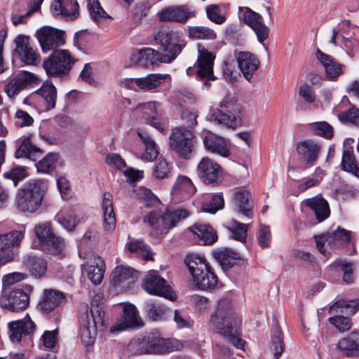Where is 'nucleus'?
<instances>
[{
	"label": "nucleus",
	"instance_id": "c756f323",
	"mask_svg": "<svg viewBox=\"0 0 359 359\" xmlns=\"http://www.w3.org/2000/svg\"><path fill=\"white\" fill-rule=\"evenodd\" d=\"M22 264L30 275L39 278L44 276L47 270V262L41 257L27 255L23 257Z\"/></svg>",
	"mask_w": 359,
	"mask_h": 359
},
{
	"label": "nucleus",
	"instance_id": "2eb2a0df",
	"mask_svg": "<svg viewBox=\"0 0 359 359\" xmlns=\"http://www.w3.org/2000/svg\"><path fill=\"white\" fill-rule=\"evenodd\" d=\"M200 180L205 184L217 186L223 180L222 167L208 157H203L197 167Z\"/></svg>",
	"mask_w": 359,
	"mask_h": 359
},
{
	"label": "nucleus",
	"instance_id": "e2e57ef3",
	"mask_svg": "<svg viewBox=\"0 0 359 359\" xmlns=\"http://www.w3.org/2000/svg\"><path fill=\"white\" fill-rule=\"evenodd\" d=\"M224 201L222 194H216L212 197L209 203H205L203 205V211L211 214H215L219 210L224 208Z\"/></svg>",
	"mask_w": 359,
	"mask_h": 359
},
{
	"label": "nucleus",
	"instance_id": "37998d69",
	"mask_svg": "<svg viewBox=\"0 0 359 359\" xmlns=\"http://www.w3.org/2000/svg\"><path fill=\"white\" fill-rule=\"evenodd\" d=\"M65 248V241L55 233L41 247V250L53 255H61Z\"/></svg>",
	"mask_w": 359,
	"mask_h": 359
},
{
	"label": "nucleus",
	"instance_id": "de8ad7c7",
	"mask_svg": "<svg viewBox=\"0 0 359 359\" xmlns=\"http://www.w3.org/2000/svg\"><path fill=\"white\" fill-rule=\"evenodd\" d=\"M126 247L130 252L139 255L144 260L153 259L151 248L142 240H132L127 243Z\"/></svg>",
	"mask_w": 359,
	"mask_h": 359
},
{
	"label": "nucleus",
	"instance_id": "864d4df0",
	"mask_svg": "<svg viewBox=\"0 0 359 359\" xmlns=\"http://www.w3.org/2000/svg\"><path fill=\"white\" fill-rule=\"evenodd\" d=\"M331 244L339 246L351 241V231L339 226L332 233H329Z\"/></svg>",
	"mask_w": 359,
	"mask_h": 359
},
{
	"label": "nucleus",
	"instance_id": "20e7f679",
	"mask_svg": "<svg viewBox=\"0 0 359 359\" xmlns=\"http://www.w3.org/2000/svg\"><path fill=\"white\" fill-rule=\"evenodd\" d=\"M104 316V311L101 306L92 304L90 311L81 318V339L85 346L94 343L98 329H105Z\"/></svg>",
	"mask_w": 359,
	"mask_h": 359
},
{
	"label": "nucleus",
	"instance_id": "4be33fe9",
	"mask_svg": "<svg viewBox=\"0 0 359 359\" xmlns=\"http://www.w3.org/2000/svg\"><path fill=\"white\" fill-rule=\"evenodd\" d=\"M131 62L142 67L149 68L158 62L168 63L163 60V55L151 48H143L133 53L130 57Z\"/></svg>",
	"mask_w": 359,
	"mask_h": 359
},
{
	"label": "nucleus",
	"instance_id": "338daca9",
	"mask_svg": "<svg viewBox=\"0 0 359 359\" xmlns=\"http://www.w3.org/2000/svg\"><path fill=\"white\" fill-rule=\"evenodd\" d=\"M198 115L196 111H190L188 109H184L181 112V119L187 126V128L191 130L198 125L197 118Z\"/></svg>",
	"mask_w": 359,
	"mask_h": 359
},
{
	"label": "nucleus",
	"instance_id": "473e14b6",
	"mask_svg": "<svg viewBox=\"0 0 359 359\" xmlns=\"http://www.w3.org/2000/svg\"><path fill=\"white\" fill-rule=\"evenodd\" d=\"M305 203L314 212L316 219L319 222H323L330 216L329 204L323 197L315 196L306 199Z\"/></svg>",
	"mask_w": 359,
	"mask_h": 359
},
{
	"label": "nucleus",
	"instance_id": "a18cd8bd",
	"mask_svg": "<svg viewBox=\"0 0 359 359\" xmlns=\"http://www.w3.org/2000/svg\"><path fill=\"white\" fill-rule=\"evenodd\" d=\"M137 135L145 145V152L142 155V158L147 161H154L158 156L156 144L151 138V137L144 131H137Z\"/></svg>",
	"mask_w": 359,
	"mask_h": 359
},
{
	"label": "nucleus",
	"instance_id": "ddd939ff",
	"mask_svg": "<svg viewBox=\"0 0 359 359\" xmlns=\"http://www.w3.org/2000/svg\"><path fill=\"white\" fill-rule=\"evenodd\" d=\"M142 286L150 294L163 297L170 300H175L176 298V294L167 281L155 271H150L145 276Z\"/></svg>",
	"mask_w": 359,
	"mask_h": 359
},
{
	"label": "nucleus",
	"instance_id": "ea45409f",
	"mask_svg": "<svg viewBox=\"0 0 359 359\" xmlns=\"http://www.w3.org/2000/svg\"><path fill=\"white\" fill-rule=\"evenodd\" d=\"M250 194L247 191H238L235 193L233 203L236 210L243 215L252 217V205L250 203Z\"/></svg>",
	"mask_w": 359,
	"mask_h": 359
},
{
	"label": "nucleus",
	"instance_id": "0e129e2a",
	"mask_svg": "<svg viewBox=\"0 0 359 359\" xmlns=\"http://www.w3.org/2000/svg\"><path fill=\"white\" fill-rule=\"evenodd\" d=\"M205 11L208 18L215 24L222 25L226 20L225 16L220 14V8L217 5L211 4L208 6Z\"/></svg>",
	"mask_w": 359,
	"mask_h": 359
},
{
	"label": "nucleus",
	"instance_id": "e433bc0d",
	"mask_svg": "<svg viewBox=\"0 0 359 359\" xmlns=\"http://www.w3.org/2000/svg\"><path fill=\"white\" fill-rule=\"evenodd\" d=\"M35 93L43 100L46 110L49 111L55 107L57 89L52 82L46 81Z\"/></svg>",
	"mask_w": 359,
	"mask_h": 359
},
{
	"label": "nucleus",
	"instance_id": "393cba45",
	"mask_svg": "<svg viewBox=\"0 0 359 359\" xmlns=\"http://www.w3.org/2000/svg\"><path fill=\"white\" fill-rule=\"evenodd\" d=\"M296 150L299 158L309 166H312L318 160L321 146L313 140L308 139L298 142Z\"/></svg>",
	"mask_w": 359,
	"mask_h": 359
},
{
	"label": "nucleus",
	"instance_id": "6ab92c4d",
	"mask_svg": "<svg viewBox=\"0 0 359 359\" xmlns=\"http://www.w3.org/2000/svg\"><path fill=\"white\" fill-rule=\"evenodd\" d=\"M139 272L130 266H118L112 271L111 284L117 288L127 290L137 280Z\"/></svg>",
	"mask_w": 359,
	"mask_h": 359
},
{
	"label": "nucleus",
	"instance_id": "774afa93",
	"mask_svg": "<svg viewBox=\"0 0 359 359\" xmlns=\"http://www.w3.org/2000/svg\"><path fill=\"white\" fill-rule=\"evenodd\" d=\"M170 166L165 159L159 158L154 169V175L158 179L169 177Z\"/></svg>",
	"mask_w": 359,
	"mask_h": 359
},
{
	"label": "nucleus",
	"instance_id": "49530a36",
	"mask_svg": "<svg viewBox=\"0 0 359 359\" xmlns=\"http://www.w3.org/2000/svg\"><path fill=\"white\" fill-rule=\"evenodd\" d=\"M104 263L100 257L95 264L90 265L86 269L88 279L95 285H99L104 277Z\"/></svg>",
	"mask_w": 359,
	"mask_h": 359
},
{
	"label": "nucleus",
	"instance_id": "09e8293b",
	"mask_svg": "<svg viewBox=\"0 0 359 359\" xmlns=\"http://www.w3.org/2000/svg\"><path fill=\"white\" fill-rule=\"evenodd\" d=\"M34 234L39 241V245L41 247L46 241L50 239L55 234L51 223L46 222L36 224L34 227Z\"/></svg>",
	"mask_w": 359,
	"mask_h": 359
},
{
	"label": "nucleus",
	"instance_id": "423d86ee",
	"mask_svg": "<svg viewBox=\"0 0 359 359\" xmlns=\"http://www.w3.org/2000/svg\"><path fill=\"white\" fill-rule=\"evenodd\" d=\"M75 62L68 50L57 49L44 59L42 66L48 76L62 77L69 73Z\"/></svg>",
	"mask_w": 359,
	"mask_h": 359
},
{
	"label": "nucleus",
	"instance_id": "69168bd1",
	"mask_svg": "<svg viewBox=\"0 0 359 359\" xmlns=\"http://www.w3.org/2000/svg\"><path fill=\"white\" fill-rule=\"evenodd\" d=\"M328 321L341 332L350 330L352 325L351 319L343 316L330 317Z\"/></svg>",
	"mask_w": 359,
	"mask_h": 359
},
{
	"label": "nucleus",
	"instance_id": "4d7b16f0",
	"mask_svg": "<svg viewBox=\"0 0 359 359\" xmlns=\"http://www.w3.org/2000/svg\"><path fill=\"white\" fill-rule=\"evenodd\" d=\"M27 176V169L25 167L19 165L12 168L3 175L4 179L11 180L13 182L15 187L18 185L20 182L26 178Z\"/></svg>",
	"mask_w": 359,
	"mask_h": 359
},
{
	"label": "nucleus",
	"instance_id": "f8f14e48",
	"mask_svg": "<svg viewBox=\"0 0 359 359\" xmlns=\"http://www.w3.org/2000/svg\"><path fill=\"white\" fill-rule=\"evenodd\" d=\"M43 53L55 51L66 43L65 32L51 26H43L35 33Z\"/></svg>",
	"mask_w": 359,
	"mask_h": 359
},
{
	"label": "nucleus",
	"instance_id": "c9c22d12",
	"mask_svg": "<svg viewBox=\"0 0 359 359\" xmlns=\"http://www.w3.org/2000/svg\"><path fill=\"white\" fill-rule=\"evenodd\" d=\"M143 310L146 316L151 321L163 320L167 312L170 311L165 305L154 300L147 301L144 304Z\"/></svg>",
	"mask_w": 359,
	"mask_h": 359
},
{
	"label": "nucleus",
	"instance_id": "680f3d73",
	"mask_svg": "<svg viewBox=\"0 0 359 359\" xmlns=\"http://www.w3.org/2000/svg\"><path fill=\"white\" fill-rule=\"evenodd\" d=\"M323 175L324 171L320 168H317L316 169L315 175L313 177L298 185V191L299 192H304L308 189L318 185L323 180Z\"/></svg>",
	"mask_w": 359,
	"mask_h": 359
},
{
	"label": "nucleus",
	"instance_id": "72a5a7b5",
	"mask_svg": "<svg viewBox=\"0 0 359 359\" xmlns=\"http://www.w3.org/2000/svg\"><path fill=\"white\" fill-rule=\"evenodd\" d=\"M190 212L186 209L167 208L161 215V220L164 229H170L174 227L177 222L187 218Z\"/></svg>",
	"mask_w": 359,
	"mask_h": 359
},
{
	"label": "nucleus",
	"instance_id": "bf43d9fd",
	"mask_svg": "<svg viewBox=\"0 0 359 359\" xmlns=\"http://www.w3.org/2000/svg\"><path fill=\"white\" fill-rule=\"evenodd\" d=\"M56 219L57 222L69 232L73 231L79 222L74 211H70L65 215H58Z\"/></svg>",
	"mask_w": 359,
	"mask_h": 359
},
{
	"label": "nucleus",
	"instance_id": "603ef678",
	"mask_svg": "<svg viewBox=\"0 0 359 359\" xmlns=\"http://www.w3.org/2000/svg\"><path fill=\"white\" fill-rule=\"evenodd\" d=\"M336 309H344L341 311L342 313L353 315L359 310V299L353 300L339 299L330 308V311H334Z\"/></svg>",
	"mask_w": 359,
	"mask_h": 359
},
{
	"label": "nucleus",
	"instance_id": "9b49d317",
	"mask_svg": "<svg viewBox=\"0 0 359 359\" xmlns=\"http://www.w3.org/2000/svg\"><path fill=\"white\" fill-rule=\"evenodd\" d=\"M141 349L145 353H165L177 351L182 348V344L175 339H164L157 333L150 332L144 336L140 343Z\"/></svg>",
	"mask_w": 359,
	"mask_h": 359
},
{
	"label": "nucleus",
	"instance_id": "8fccbe9b",
	"mask_svg": "<svg viewBox=\"0 0 359 359\" xmlns=\"http://www.w3.org/2000/svg\"><path fill=\"white\" fill-rule=\"evenodd\" d=\"M312 133L315 135L330 140L334 136V130L326 121L314 122L309 125Z\"/></svg>",
	"mask_w": 359,
	"mask_h": 359
},
{
	"label": "nucleus",
	"instance_id": "13d9d810",
	"mask_svg": "<svg viewBox=\"0 0 359 359\" xmlns=\"http://www.w3.org/2000/svg\"><path fill=\"white\" fill-rule=\"evenodd\" d=\"M88 9L91 18L95 22H98L101 20L110 18V16L102 8L98 0H88Z\"/></svg>",
	"mask_w": 359,
	"mask_h": 359
},
{
	"label": "nucleus",
	"instance_id": "5701e85b",
	"mask_svg": "<svg viewBox=\"0 0 359 359\" xmlns=\"http://www.w3.org/2000/svg\"><path fill=\"white\" fill-rule=\"evenodd\" d=\"M238 67L245 79L250 81L255 72L259 69L260 61L253 53L240 51L235 53Z\"/></svg>",
	"mask_w": 359,
	"mask_h": 359
},
{
	"label": "nucleus",
	"instance_id": "c03bdc74",
	"mask_svg": "<svg viewBox=\"0 0 359 359\" xmlns=\"http://www.w3.org/2000/svg\"><path fill=\"white\" fill-rule=\"evenodd\" d=\"M165 76L161 74H151L145 77L138 78L136 86L143 90H151L158 87L164 81Z\"/></svg>",
	"mask_w": 359,
	"mask_h": 359
},
{
	"label": "nucleus",
	"instance_id": "bb28decb",
	"mask_svg": "<svg viewBox=\"0 0 359 359\" xmlns=\"http://www.w3.org/2000/svg\"><path fill=\"white\" fill-rule=\"evenodd\" d=\"M203 142L205 149L210 152L223 157H228L230 155L227 141L219 135L210 131L205 132L203 135Z\"/></svg>",
	"mask_w": 359,
	"mask_h": 359
},
{
	"label": "nucleus",
	"instance_id": "4c0bfd02",
	"mask_svg": "<svg viewBox=\"0 0 359 359\" xmlns=\"http://www.w3.org/2000/svg\"><path fill=\"white\" fill-rule=\"evenodd\" d=\"M102 210L104 229L107 231L114 230L116 226V218L113 208L112 196L109 192L104 194Z\"/></svg>",
	"mask_w": 359,
	"mask_h": 359
},
{
	"label": "nucleus",
	"instance_id": "9d476101",
	"mask_svg": "<svg viewBox=\"0 0 359 359\" xmlns=\"http://www.w3.org/2000/svg\"><path fill=\"white\" fill-rule=\"evenodd\" d=\"M154 41L160 45L164 62H172L182 52L183 46L180 43V35L173 30H159L154 36Z\"/></svg>",
	"mask_w": 359,
	"mask_h": 359
},
{
	"label": "nucleus",
	"instance_id": "a211bd4d",
	"mask_svg": "<svg viewBox=\"0 0 359 359\" xmlns=\"http://www.w3.org/2000/svg\"><path fill=\"white\" fill-rule=\"evenodd\" d=\"M8 334L13 343H19L25 337H31L36 330V325L29 314L22 319L13 320L8 324Z\"/></svg>",
	"mask_w": 359,
	"mask_h": 359
},
{
	"label": "nucleus",
	"instance_id": "f257e3e1",
	"mask_svg": "<svg viewBox=\"0 0 359 359\" xmlns=\"http://www.w3.org/2000/svg\"><path fill=\"white\" fill-rule=\"evenodd\" d=\"M210 323L226 342L238 349L244 350L245 341L240 337L241 318L233 311L230 301L222 299L218 302Z\"/></svg>",
	"mask_w": 359,
	"mask_h": 359
},
{
	"label": "nucleus",
	"instance_id": "a19ab883",
	"mask_svg": "<svg viewBox=\"0 0 359 359\" xmlns=\"http://www.w3.org/2000/svg\"><path fill=\"white\" fill-rule=\"evenodd\" d=\"M42 153L43 151L39 147L32 144L30 138L25 137L15 150V157L17 158H27L34 160V158L37 157L38 154H41Z\"/></svg>",
	"mask_w": 359,
	"mask_h": 359
},
{
	"label": "nucleus",
	"instance_id": "cd10ccee",
	"mask_svg": "<svg viewBox=\"0 0 359 359\" xmlns=\"http://www.w3.org/2000/svg\"><path fill=\"white\" fill-rule=\"evenodd\" d=\"M212 255L224 271H227L236 265L241 266L243 263L241 255L231 248H225L214 251Z\"/></svg>",
	"mask_w": 359,
	"mask_h": 359
},
{
	"label": "nucleus",
	"instance_id": "f3484780",
	"mask_svg": "<svg viewBox=\"0 0 359 359\" xmlns=\"http://www.w3.org/2000/svg\"><path fill=\"white\" fill-rule=\"evenodd\" d=\"M196 16V12L187 4L171 6L163 8L158 13L161 22H174L185 24Z\"/></svg>",
	"mask_w": 359,
	"mask_h": 359
},
{
	"label": "nucleus",
	"instance_id": "5fc2aeb1",
	"mask_svg": "<svg viewBox=\"0 0 359 359\" xmlns=\"http://www.w3.org/2000/svg\"><path fill=\"white\" fill-rule=\"evenodd\" d=\"M231 232L230 237L234 240L245 243L248 233V224L241 223L236 220L231 221V226L228 228Z\"/></svg>",
	"mask_w": 359,
	"mask_h": 359
},
{
	"label": "nucleus",
	"instance_id": "f704fd0d",
	"mask_svg": "<svg viewBox=\"0 0 359 359\" xmlns=\"http://www.w3.org/2000/svg\"><path fill=\"white\" fill-rule=\"evenodd\" d=\"M189 229L197 235L204 245H212L217 240L216 231L208 224H194Z\"/></svg>",
	"mask_w": 359,
	"mask_h": 359
},
{
	"label": "nucleus",
	"instance_id": "a878e982",
	"mask_svg": "<svg viewBox=\"0 0 359 359\" xmlns=\"http://www.w3.org/2000/svg\"><path fill=\"white\" fill-rule=\"evenodd\" d=\"M53 16L74 20L79 15V4L72 0H54L50 6Z\"/></svg>",
	"mask_w": 359,
	"mask_h": 359
},
{
	"label": "nucleus",
	"instance_id": "2f4dec72",
	"mask_svg": "<svg viewBox=\"0 0 359 359\" xmlns=\"http://www.w3.org/2000/svg\"><path fill=\"white\" fill-rule=\"evenodd\" d=\"M195 188L191 180L186 176H180L174 184L171 194L180 200H185L194 193Z\"/></svg>",
	"mask_w": 359,
	"mask_h": 359
},
{
	"label": "nucleus",
	"instance_id": "f03ea898",
	"mask_svg": "<svg viewBox=\"0 0 359 359\" xmlns=\"http://www.w3.org/2000/svg\"><path fill=\"white\" fill-rule=\"evenodd\" d=\"M48 188V182L43 179L30 180L18 189L15 204L22 212H35L41 205Z\"/></svg>",
	"mask_w": 359,
	"mask_h": 359
},
{
	"label": "nucleus",
	"instance_id": "79ce46f5",
	"mask_svg": "<svg viewBox=\"0 0 359 359\" xmlns=\"http://www.w3.org/2000/svg\"><path fill=\"white\" fill-rule=\"evenodd\" d=\"M187 35L193 40H215L217 38L215 30L204 26H189Z\"/></svg>",
	"mask_w": 359,
	"mask_h": 359
},
{
	"label": "nucleus",
	"instance_id": "6e6552de",
	"mask_svg": "<svg viewBox=\"0 0 359 359\" xmlns=\"http://www.w3.org/2000/svg\"><path fill=\"white\" fill-rule=\"evenodd\" d=\"M239 112L238 104L229 97H225L221 101L219 107L210 109V120L228 128H236L242 123L241 118L237 114Z\"/></svg>",
	"mask_w": 359,
	"mask_h": 359
},
{
	"label": "nucleus",
	"instance_id": "412c9836",
	"mask_svg": "<svg viewBox=\"0 0 359 359\" xmlns=\"http://www.w3.org/2000/svg\"><path fill=\"white\" fill-rule=\"evenodd\" d=\"M66 301V295L62 292L54 289H45L39 300L37 308L43 313H50Z\"/></svg>",
	"mask_w": 359,
	"mask_h": 359
},
{
	"label": "nucleus",
	"instance_id": "7c9ffc66",
	"mask_svg": "<svg viewBox=\"0 0 359 359\" xmlns=\"http://www.w3.org/2000/svg\"><path fill=\"white\" fill-rule=\"evenodd\" d=\"M140 320L136 307L131 304H128L123 307V322L111 327V332H120L126 328L137 327L140 325Z\"/></svg>",
	"mask_w": 359,
	"mask_h": 359
},
{
	"label": "nucleus",
	"instance_id": "58836bf2",
	"mask_svg": "<svg viewBox=\"0 0 359 359\" xmlns=\"http://www.w3.org/2000/svg\"><path fill=\"white\" fill-rule=\"evenodd\" d=\"M285 350L283 334L278 325L275 326L271 332L269 351L273 359H278Z\"/></svg>",
	"mask_w": 359,
	"mask_h": 359
},
{
	"label": "nucleus",
	"instance_id": "1a4fd4ad",
	"mask_svg": "<svg viewBox=\"0 0 359 359\" xmlns=\"http://www.w3.org/2000/svg\"><path fill=\"white\" fill-rule=\"evenodd\" d=\"M32 287L25 285L23 288H6L0 297V306L11 312H20L25 310L29 304V294Z\"/></svg>",
	"mask_w": 359,
	"mask_h": 359
},
{
	"label": "nucleus",
	"instance_id": "c85d7f7f",
	"mask_svg": "<svg viewBox=\"0 0 359 359\" xmlns=\"http://www.w3.org/2000/svg\"><path fill=\"white\" fill-rule=\"evenodd\" d=\"M337 349L348 358H359V332L352 331L347 337L339 340Z\"/></svg>",
	"mask_w": 359,
	"mask_h": 359
},
{
	"label": "nucleus",
	"instance_id": "0eeeda50",
	"mask_svg": "<svg viewBox=\"0 0 359 359\" xmlns=\"http://www.w3.org/2000/svg\"><path fill=\"white\" fill-rule=\"evenodd\" d=\"M196 136L191 130L184 126L172 129L169 146L180 158L189 159L195 149Z\"/></svg>",
	"mask_w": 359,
	"mask_h": 359
},
{
	"label": "nucleus",
	"instance_id": "052dcab7",
	"mask_svg": "<svg viewBox=\"0 0 359 359\" xmlns=\"http://www.w3.org/2000/svg\"><path fill=\"white\" fill-rule=\"evenodd\" d=\"M357 161L354 155L353 148L347 147L343 150L341 168L345 172L351 171L353 167L355 166Z\"/></svg>",
	"mask_w": 359,
	"mask_h": 359
},
{
	"label": "nucleus",
	"instance_id": "39448f33",
	"mask_svg": "<svg viewBox=\"0 0 359 359\" xmlns=\"http://www.w3.org/2000/svg\"><path fill=\"white\" fill-rule=\"evenodd\" d=\"M198 52L196 62L187 69V73L189 76H194L204 86H210V81L217 79L213 72L215 55L201 45L198 46Z\"/></svg>",
	"mask_w": 359,
	"mask_h": 359
},
{
	"label": "nucleus",
	"instance_id": "7ed1b4c3",
	"mask_svg": "<svg viewBox=\"0 0 359 359\" xmlns=\"http://www.w3.org/2000/svg\"><path fill=\"white\" fill-rule=\"evenodd\" d=\"M184 262L191 275L194 285L201 290H214L218 278L203 256L196 254L187 255Z\"/></svg>",
	"mask_w": 359,
	"mask_h": 359
},
{
	"label": "nucleus",
	"instance_id": "aec40b11",
	"mask_svg": "<svg viewBox=\"0 0 359 359\" xmlns=\"http://www.w3.org/2000/svg\"><path fill=\"white\" fill-rule=\"evenodd\" d=\"M15 43V50L25 65H34L40 61V54L30 46L29 36L19 34L16 36Z\"/></svg>",
	"mask_w": 359,
	"mask_h": 359
},
{
	"label": "nucleus",
	"instance_id": "dca6fc26",
	"mask_svg": "<svg viewBox=\"0 0 359 359\" xmlns=\"http://www.w3.org/2000/svg\"><path fill=\"white\" fill-rule=\"evenodd\" d=\"M240 18L256 34L258 41L265 46L264 41L269 37V29L263 23L262 16L248 7H239Z\"/></svg>",
	"mask_w": 359,
	"mask_h": 359
},
{
	"label": "nucleus",
	"instance_id": "b1692460",
	"mask_svg": "<svg viewBox=\"0 0 359 359\" xmlns=\"http://www.w3.org/2000/svg\"><path fill=\"white\" fill-rule=\"evenodd\" d=\"M316 58L324 67L327 78L330 81H337L346 69V65L339 63L335 58L325 54L320 49L316 52Z\"/></svg>",
	"mask_w": 359,
	"mask_h": 359
},
{
	"label": "nucleus",
	"instance_id": "4468645a",
	"mask_svg": "<svg viewBox=\"0 0 359 359\" xmlns=\"http://www.w3.org/2000/svg\"><path fill=\"white\" fill-rule=\"evenodd\" d=\"M23 237L24 234L21 231L0 234V266L14 259L16 249Z\"/></svg>",
	"mask_w": 359,
	"mask_h": 359
},
{
	"label": "nucleus",
	"instance_id": "6e6d98bb",
	"mask_svg": "<svg viewBox=\"0 0 359 359\" xmlns=\"http://www.w3.org/2000/svg\"><path fill=\"white\" fill-rule=\"evenodd\" d=\"M337 117L342 123L359 126V109L355 107L341 111L338 114Z\"/></svg>",
	"mask_w": 359,
	"mask_h": 359
},
{
	"label": "nucleus",
	"instance_id": "3c124183",
	"mask_svg": "<svg viewBox=\"0 0 359 359\" xmlns=\"http://www.w3.org/2000/svg\"><path fill=\"white\" fill-rule=\"evenodd\" d=\"M59 156L57 153H49L43 159L36 163L37 171L49 173L53 171L57 162Z\"/></svg>",
	"mask_w": 359,
	"mask_h": 359
}]
</instances>
